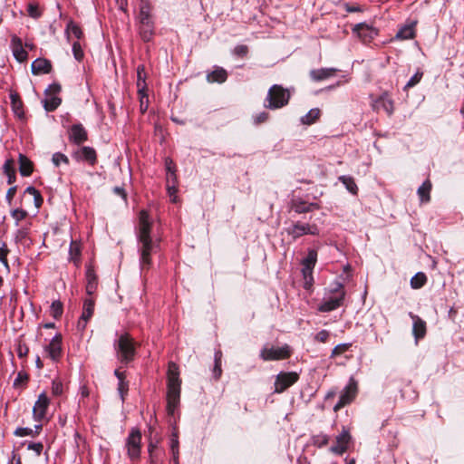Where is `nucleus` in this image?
<instances>
[{
	"label": "nucleus",
	"mask_w": 464,
	"mask_h": 464,
	"mask_svg": "<svg viewBox=\"0 0 464 464\" xmlns=\"http://www.w3.org/2000/svg\"><path fill=\"white\" fill-rule=\"evenodd\" d=\"M152 222L148 211L141 210L139 215V223L136 227L138 240V252L140 254V266L142 271L151 266V255L160 248L159 240H153L150 236Z\"/></svg>",
	"instance_id": "1"
},
{
	"label": "nucleus",
	"mask_w": 464,
	"mask_h": 464,
	"mask_svg": "<svg viewBox=\"0 0 464 464\" xmlns=\"http://www.w3.org/2000/svg\"><path fill=\"white\" fill-rule=\"evenodd\" d=\"M180 384L179 367L175 362H169L168 368L167 411L173 415L179 404Z\"/></svg>",
	"instance_id": "2"
},
{
	"label": "nucleus",
	"mask_w": 464,
	"mask_h": 464,
	"mask_svg": "<svg viewBox=\"0 0 464 464\" xmlns=\"http://www.w3.org/2000/svg\"><path fill=\"white\" fill-rule=\"evenodd\" d=\"M136 343L128 334L119 335L114 341V350L118 361L124 365L130 363L136 356Z\"/></svg>",
	"instance_id": "3"
},
{
	"label": "nucleus",
	"mask_w": 464,
	"mask_h": 464,
	"mask_svg": "<svg viewBox=\"0 0 464 464\" xmlns=\"http://www.w3.org/2000/svg\"><path fill=\"white\" fill-rule=\"evenodd\" d=\"M330 295L325 296L318 306V311L328 313L336 310L343 304L346 295L343 285L340 282H334L329 291Z\"/></svg>",
	"instance_id": "4"
},
{
	"label": "nucleus",
	"mask_w": 464,
	"mask_h": 464,
	"mask_svg": "<svg viewBox=\"0 0 464 464\" xmlns=\"http://www.w3.org/2000/svg\"><path fill=\"white\" fill-rule=\"evenodd\" d=\"M290 100V92L288 89H285L282 85L274 84L267 92L265 102V107L270 110H276L285 107Z\"/></svg>",
	"instance_id": "5"
},
{
	"label": "nucleus",
	"mask_w": 464,
	"mask_h": 464,
	"mask_svg": "<svg viewBox=\"0 0 464 464\" xmlns=\"http://www.w3.org/2000/svg\"><path fill=\"white\" fill-rule=\"evenodd\" d=\"M285 231L295 240L305 235L318 236L320 234V228L316 224L301 221L294 222Z\"/></svg>",
	"instance_id": "6"
},
{
	"label": "nucleus",
	"mask_w": 464,
	"mask_h": 464,
	"mask_svg": "<svg viewBox=\"0 0 464 464\" xmlns=\"http://www.w3.org/2000/svg\"><path fill=\"white\" fill-rule=\"evenodd\" d=\"M125 448L127 450V454L131 460L140 459L141 450V432L139 429H132L130 430L125 441Z\"/></svg>",
	"instance_id": "7"
},
{
	"label": "nucleus",
	"mask_w": 464,
	"mask_h": 464,
	"mask_svg": "<svg viewBox=\"0 0 464 464\" xmlns=\"http://www.w3.org/2000/svg\"><path fill=\"white\" fill-rule=\"evenodd\" d=\"M42 103L47 112L53 111L58 107V83L53 82L44 91Z\"/></svg>",
	"instance_id": "8"
},
{
	"label": "nucleus",
	"mask_w": 464,
	"mask_h": 464,
	"mask_svg": "<svg viewBox=\"0 0 464 464\" xmlns=\"http://www.w3.org/2000/svg\"><path fill=\"white\" fill-rule=\"evenodd\" d=\"M357 393V384L355 381L351 378L349 383L344 388L343 392L340 395L338 402L334 405V410L335 411H339L346 404H349L355 398Z\"/></svg>",
	"instance_id": "9"
},
{
	"label": "nucleus",
	"mask_w": 464,
	"mask_h": 464,
	"mask_svg": "<svg viewBox=\"0 0 464 464\" xmlns=\"http://www.w3.org/2000/svg\"><path fill=\"white\" fill-rule=\"evenodd\" d=\"M298 379L299 375L295 372H280L276 376L275 382V392L277 393L285 392L287 388L295 383Z\"/></svg>",
	"instance_id": "10"
},
{
	"label": "nucleus",
	"mask_w": 464,
	"mask_h": 464,
	"mask_svg": "<svg viewBox=\"0 0 464 464\" xmlns=\"http://www.w3.org/2000/svg\"><path fill=\"white\" fill-rule=\"evenodd\" d=\"M290 355L288 347H264L260 353V357L264 361H276L285 359Z\"/></svg>",
	"instance_id": "11"
},
{
	"label": "nucleus",
	"mask_w": 464,
	"mask_h": 464,
	"mask_svg": "<svg viewBox=\"0 0 464 464\" xmlns=\"http://www.w3.org/2000/svg\"><path fill=\"white\" fill-rule=\"evenodd\" d=\"M49 404L50 399L45 392H42L38 396V399L35 401L33 409V414L35 420L40 421L46 417Z\"/></svg>",
	"instance_id": "12"
},
{
	"label": "nucleus",
	"mask_w": 464,
	"mask_h": 464,
	"mask_svg": "<svg viewBox=\"0 0 464 464\" xmlns=\"http://www.w3.org/2000/svg\"><path fill=\"white\" fill-rule=\"evenodd\" d=\"M352 31L363 42L371 41L378 34V31L373 26L366 23H359L355 24Z\"/></svg>",
	"instance_id": "13"
},
{
	"label": "nucleus",
	"mask_w": 464,
	"mask_h": 464,
	"mask_svg": "<svg viewBox=\"0 0 464 464\" xmlns=\"http://www.w3.org/2000/svg\"><path fill=\"white\" fill-rule=\"evenodd\" d=\"M67 133L69 140L76 145L85 142L88 139L87 131L81 123L72 125L68 129Z\"/></svg>",
	"instance_id": "14"
},
{
	"label": "nucleus",
	"mask_w": 464,
	"mask_h": 464,
	"mask_svg": "<svg viewBox=\"0 0 464 464\" xmlns=\"http://www.w3.org/2000/svg\"><path fill=\"white\" fill-rule=\"evenodd\" d=\"M350 440L351 435L349 431L343 428V431L338 436H336V443L330 448V451L336 455L343 454L348 449Z\"/></svg>",
	"instance_id": "15"
},
{
	"label": "nucleus",
	"mask_w": 464,
	"mask_h": 464,
	"mask_svg": "<svg viewBox=\"0 0 464 464\" xmlns=\"http://www.w3.org/2000/svg\"><path fill=\"white\" fill-rule=\"evenodd\" d=\"M11 49L16 61L24 63L27 60L28 53L24 49L21 38L16 35H13L11 38Z\"/></svg>",
	"instance_id": "16"
},
{
	"label": "nucleus",
	"mask_w": 464,
	"mask_h": 464,
	"mask_svg": "<svg viewBox=\"0 0 464 464\" xmlns=\"http://www.w3.org/2000/svg\"><path fill=\"white\" fill-rule=\"evenodd\" d=\"M73 157L77 160H84L90 163L91 165H94L97 161V154L95 150L89 146H83L81 149L77 150L73 153Z\"/></svg>",
	"instance_id": "17"
},
{
	"label": "nucleus",
	"mask_w": 464,
	"mask_h": 464,
	"mask_svg": "<svg viewBox=\"0 0 464 464\" xmlns=\"http://www.w3.org/2000/svg\"><path fill=\"white\" fill-rule=\"evenodd\" d=\"M154 21L152 19L138 22L139 34L144 42H150L154 35Z\"/></svg>",
	"instance_id": "18"
},
{
	"label": "nucleus",
	"mask_w": 464,
	"mask_h": 464,
	"mask_svg": "<svg viewBox=\"0 0 464 464\" xmlns=\"http://www.w3.org/2000/svg\"><path fill=\"white\" fill-rule=\"evenodd\" d=\"M409 316L412 319V334L416 343H418V341L422 339L426 334V322L411 312L409 313Z\"/></svg>",
	"instance_id": "19"
},
{
	"label": "nucleus",
	"mask_w": 464,
	"mask_h": 464,
	"mask_svg": "<svg viewBox=\"0 0 464 464\" xmlns=\"http://www.w3.org/2000/svg\"><path fill=\"white\" fill-rule=\"evenodd\" d=\"M146 72L145 66L143 64H140L137 67V88L140 98H145L146 102H148V94H147V83H146Z\"/></svg>",
	"instance_id": "20"
},
{
	"label": "nucleus",
	"mask_w": 464,
	"mask_h": 464,
	"mask_svg": "<svg viewBox=\"0 0 464 464\" xmlns=\"http://www.w3.org/2000/svg\"><path fill=\"white\" fill-rule=\"evenodd\" d=\"M320 206L317 203L311 202L307 203L300 198L294 199L291 202V209L296 214H304L312 212L314 209H319Z\"/></svg>",
	"instance_id": "21"
},
{
	"label": "nucleus",
	"mask_w": 464,
	"mask_h": 464,
	"mask_svg": "<svg viewBox=\"0 0 464 464\" xmlns=\"http://www.w3.org/2000/svg\"><path fill=\"white\" fill-rule=\"evenodd\" d=\"M52 70V63L44 58L35 59L31 65L32 73L34 75L46 74Z\"/></svg>",
	"instance_id": "22"
},
{
	"label": "nucleus",
	"mask_w": 464,
	"mask_h": 464,
	"mask_svg": "<svg viewBox=\"0 0 464 464\" xmlns=\"http://www.w3.org/2000/svg\"><path fill=\"white\" fill-rule=\"evenodd\" d=\"M65 36L69 43L79 42L83 36V33L78 24L70 20L65 28Z\"/></svg>",
	"instance_id": "23"
},
{
	"label": "nucleus",
	"mask_w": 464,
	"mask_h": 464,
	"mask_svg": "<svg viewBox=\"0 0 464 464\" xmlns=\"http://www.w3.org/2000/svg\"><path fill=\"white\" fill-rule=\"evenodd\" d=\"M338 72L335 68H320L310 71V77L314 82L324 81L333 77Z\"/></svg>",
	"instance_id": "24"
},
{
	"label": "nucleus",
	"mask_w": 464,
	"mask_h": 464,
	"mask_svg": "<svg viewBox=\"0 0 464 464\" xmlns=\"http://www.w3.org/2000/svg\"><path fill=\"white\" fill-rule=\"evenodd\" d=\"M94 311V302L91 299H87L83 304L82 314L78 322L79 328H84L88 320L92 316Z\"/></svg>",
	"instance_id": "25"
},
{
	"label": "nucleus",
	"mask_w": 464,
	"mask_h": 464,
	"mask_svg": "<svg viewBox=\"0 0 464 464\" xmlns=\"http://www.w3.org/2000/svg\"><path fill=\"white\" fill-rule=\"evenodd\" d=\"M375 104L377 108L382 109L384 111L388 113V115H392L394 110L393 101L391 99L387 92L382 94L376 101Z\"/></svg>",
	"instance_id": "26"
},
{
	"label": "nucleus",
	"mask_w": 464,
	"mask_h": 464,
	"mask_svg": "<svg viewBox=\"0 0 464 464\" xmlns=\"http://www.w3.org/2000/svg\"><path fill=\"white\" fill-rule=\"evenodd\" d=\"M152 5L149 0H140L139 5L138 22L152 19Z\"/></svg>",
	"instance_id": "27"
},
{
	"label": "nucleus",
	"mask_w": 464,
	"mask_h": 464,
	"mask_svg": "<svg viewBox=\"0 0 464 464\" xmlns=\"http://www.w3.org/2000/svg\"><path fill=\"white\" fill-rule=\"evenodd\" d=\"M44 353L54 362L58 359V333L53 336L48 344H45Z\"/></svg>",
	"instance_id": "28"
},
{
	"label": "nucleus",
	"mask_w": 464,
	"mask_h": 464,
	"mask_svg": "<svg viewBox=\"0 0 464 464\" xmlns=\"http://www.w3.org/2000/svg\"><path fill=\"white\" fill-rule=\"evenodd\" d=\"M19 171L24 177H28L33 173V162L24 154L20 153L18 157Z\"/></svg>",
	"instance_id": "29"
},
{
	"label": "nucleus",
	"mask_w": 464,
	"mask_h": 464,
	"mask_svg": "<svg viewBox=\"0 0 464 464\" xmlns=\"http://www.w3.org/2000/svg\"><path fill=\"white\" fill-rule=\"evenodd\" d=\"M227 71L221 67H217L213 72L207 74V81L208 82L223 83L227 81Z\"/></svg>",
	"instance_id": "30"
},
{
	"label": "nucleus",
	"mask_w": 464,
	"mask_h": 464,
	"mask_svg": "<svg viewBox=\"0 0 464 464\" xmlns=\"http://www.w3.org/2000/svg\"><path fill=\"white\" fill-rule=\"evenodd\" d=\"M431 182L427 179L418 188L417 194L420 198V203H428L430 200Z\"/></svg>",
	"instance_id": "31"
},
{
	"label": "nucleus",
	"mask_w": 464,
	"mask_h": 464,
	"mask_svg": "<svg viewBox=\"0 0 464 464\" xmlns=\"http://www.w3.org/2000/svg\"><path fill=\"white\" fill-rule=\"evenodd\" d=\"M316 261H317V251L313 248L308 249L306 257L304 258L302 261V265H303L302 269H305L307 271H309L310 269H314V267L316 264Z\"/></svg>",
	"instance_id": "32"
},
{
	"label": "nucleus",
	"mask_w": 464,
	"mask_h": 464,
	"mask_svg": "<svg viewBox=\"0 0 464 464\" xmlns=\"http://www.w3.org/2000/svg\"><path fill=\"white\" fill-rule=\"evenodd\" d=\"M415 36L414 24H406L399 29L395 38L399 40H409Z\"/></svg>",
	"instance_id": "33"
},
{
	"label": "nucleus",
	"mask_w": 464,
	"mask_h": 464,
	"mask_svg": "<svg viewBox=\"0 0 464 464\" xmlns=\"http://www.w3.org/2000/svg\"><path fill=\"white\" fill-rule=\"evenodd\" d=\"M339 181H341L345 188L352 193L353 195H357L358 187L355 183V180L351 176L343 175L338 178Z\"/></svg>",
	"instance_id": "34"
},
{
	"label": "nucleus",
	"mask_w": 464,
	"mask_h": 464,
	"mask_svg": "<svg viewBox=\"0 0 464 464\" xmlns=\"http://www.w3.org/2000/svg\"><path fill=\"white\" fill-rule=\"evenodd\" d=\"M320 115V110L318 108H313L301 118V122L304 125H312L319 119Z\"/></svg>",
	"instance_id": "35"
},
{
	"label": "nucleus",
	"mask_w": 464,
	"mask_h": 464,
	"mask_svg": "<svg viewBox=\"0 0 464 464\" xmlns=\"http://www.w3.org/2000/svg\"><path fill=\"white\" fill-rule=\"evenodd\" d=\"M427 282V277L424 273L419 272L411 278V286L413 289L422 287Z\"/></svg>",
	"instance_id": "36"
},
{
	"label": "nucleus",
	"mask_w": 464,
	"mask_h": 464,
	"mask_svg": "<svg viewBox=\"0 0 464 464\" xmlns=\"http://www.w3.org/2000/svg\"><path fill=\"white\" fill-rule=\"evenodd\" d=\"M172 176H173L172 184H170L169 177L168 178L167 191H168L169 196L171 198V201L176 202L177 201L176 193L178 191V188H177L178 179H177L176 174L172 173Z\"/></svg>",
	"instance_id": "37"
},
{
	"label": "nucleus",
	"mask_w": 464,
	"mask_h": 464,
	"mask_svg": "<svg viewBox=\"0 0 464 464\" xmlns=\"http://www.w3.org/2000/svg\"><path fill=\"white\" fill-rule=\"evenodd\" d=\"M24 194H29L34 197V205L36 208H40L43 203V198L40 192L32 186H29L25 188Z\"/></svg>",
	"instance_id": "38"
},
{
	"label": "nucleus",
	"mask_w": 464,
	"mask_h": 464,
	"mask_svg": "<svg viewBox=\"0 0 464 464\" xmlns=\"http://www.w3.org/2000/svg\"><path fill=\"white\" fill-rule=\"evenodd\" d=\"M330 437L326 434L320 433L312 437V442L314 446L322 448L328 444Z\"/></svg>",
	"instance_id": "39"
},
{
	"label": "nucleus",
	"mask_w": 464,
	"mask_h": 464,
	"mask_svg": "<svg viewBox=\"0 0 464 464\" xmlns=\"http://www.w3.org/2000/svg\"><path fill=\"white\" fill-rule=\"evenodd\" d=\"M423 72L420 70H418L408 81V82L405 84L403 90L407 91L415 85H417L420 80L422 79Z\"/></svg>",
	"instance_id": "40"
},
{
	"label": "nucleus",
	"mask_w": 464,
	"mask_h": 464,
	"mask_svg": "<svg viewBox=\"0 0 464 464\" xmlns=\"http://www.w3.org/2000/svg\"><path fill=\"white\" fill-rule=\"evenodd\" d=\"M11 102L14 112L19 118L24 116V111L22 108V102L15 94H11Z\"/></svg>",
	"instance_id": "41"
},
{
	"label": "nucleus",
	"mask_w": 464,
	"mask_h": 464,
	"mask_svg": "<svg viewBox=\"0 0 464 464\" xmlns=\"http://www.w3.org/2000/svg\"><path fill=\"white\" fill-rule=\"evenodd\" d=\"M72 51L73 56L76 61L81 62L84 57V53L82 51V45L78 41H72Z\"/></svg>",
	"instance_id": "42"
},
{
	"label": "nucleus",
	"mask_w": 464,
	"mask_h": 464,
	"mask_svg": "<svg viewBox=\"0 0 464 464\" xmlns=\"http://www.w3.org/2000/svg\"><path fill=\"white\" fill-rule=\"evenodd\" d=\"M313 270L314 269H310L307 271L305 269H302V275L304 280V288L306 290H310L314 284Z\"/></svg>",
	"instance_id": "43"
},
{
	"label": "nucleus",
	"mask_w": 464,
	"mask_h": 464,
	"mask_svg": "<svg viewBox=\"0 0 464 464\" xmlns=\"http://www.w3.org/2000/svg\"><path fill=\"white\" fill-rule=\"evenodd\" d=\"M80 254V246L76 242L72 241L69 248L70 260L77 262L79 260Z\"/></svg>",
	"instance_id": "44"
},
{
	"label": "nucleus",
	"mask_w": 464,
	"mask_h": 464,
	"mask_svg": "<svg viewBox=\"0 0 464 464\" xmlns=\"http://www.w3.org/2000/svg\"><path fill=\"white\" fill-rule=\"evenodd\" d=\"M27 211L22 208H15L11 211V217L15 220V226L19 225V222L27 217Z\"/></svg>",
	"instance_id": "45"
},
{
	"label": "nucleus",
	"mask_w": 464,
	"mask_h": 464,
	"mask_svg": "<svg viewBox=\"0 0 464 464\" xmlns=\"http://www.w3.org/2000/svg\"><path fill=\"white\" fill-rule=\"evenodd\" d=\"M29 379L28 374L25 372H19L16 378L14 381L13 386L18 388L20 385H25Z\"/></svg>",
	"instance_id": "46"
},
{
	"label": "nucleus",
	"mask_w": 464,
	"mask_h": 464,
	"mask_svg": "<svg viewBox=\"0 0 464 464\" xmlns=\"http://www.w3.org/2000/svg\"><path fill=\"white\" fill-rule=\"evenodd\" d=\"M351 344L350 343H340L336 345L331 353V358H334L343 353H345L349 348Z\"/></svg>",
	"instance_id": "47"
},
{
	"label": "nucleus",
	"mask_w": 464,
	"mask_h": 464,
	"mask_svg": "<svg viewBox=\"0 0 464 464\" xmlns=\"http://www.w3.org/2000/svg\"><path fill=\"white\" fill-rule=\"evenodd\" d=\"M14 160L13 159H7L3 166V171L5 175L15 171Z\"/></svg>",
	"instance_id": "48"
},
{
	"label": "nucleus",
	"mask_w": 464,
	"mask_h": 464,
	"mask_svg": "<svg viewBox=\"0 0 464 464\" xmlns=\"http://www.w3.org/2000/svg\"><path fill=\"white\" fill-rule=\"evenodd\" d=\"M9 253V250L5 243H3V246L0 247V262L3 263L6 267H8V262H7V254Z\"/></svg>",
	"instance_id": "49"
},
{
	"label": "nucleus",
	"mask_w": 464,
	"mask_h": 464,
	"mask_svg": "<svg viewBox=\"0 0 464 464\" xmlns=\"http://www.w3.org/2000/svg\"><path fill=\"white\" fill-rule=\"evenodd\" d=\"M329 336L330 333L327 330H321L316 334L314 340L320 343H326L329 339Z\"/></svg>",
	"instance_id": "50"
},
{
	"label": "nucleus",
	"mask_w": 464,
	"mask_h": 464,
	"mask_svg": "<svg viewBox=\"0 0 464 464\" xmlns=\"http://www.w3.org/2000/svg\"><path fill=\"white\" fill-rule=\"evenodd\" d=\"M269 118V114L266 111L259 112L255 116L254 121L256 124H260L266 122Z\"/></svg>",
	"instance_id": "51"
},
{
	"label": "nucleus",
	"mask_w": 464,
	"mask_h": 464,
	"mask_svg": "<svg viewBox=\"0 0 464 464\" xmlns=\"http://www.w3.org/2000/svg\"><path fill=\"white\" fill-rule=\"evenodd\" d=\"M248 48L246 45H237L234 49V53L237 56L244 57L247 54Z\"/></svg>",
	"instance_id": "52"
},
{
	"label": "nucleus",
	"mask_w": 464,
	"mask_h": 464,
	"mask_svg": "<svg viewBox=\"0 0 464 464\" xmlns=\"http://www.w3.org/2000/svg\"><path fill=\"white\" fill-rule=\"evenodd\" d=\"M33 434V430L31 428H17L14 431V435L19 437L29 436Z\"/></svg>",
	"instance_id": "53"
},
{
	"label": "nucleus",
	"mask_w": 464,
	"mask_h": 464,
	"mask_svg": "<svg viewBox=\"0 0 464 464\" xmlns=\"http://www.w3.org/2000/svg\"><path fill=\"white\" fill-rule=\"evenodd\" d=\"M27 11L31 17L37 18L38 16H40L38 6L35 5L30 4L28 5Z\"/></svg>",
	"instance_id": "54"
},
{
	"label": "nucleus",
	"mask_w": 464,
	"mask_h": 464,
	"mask_svg": "<svg viewBox=\"0 0 464 464\" xmlns=\"http://www.w3.org/2000/svg\"><path fill=\"white\" fill-rule=\"evenodd\" d=\"M170 450L171 452H176L175 450H179V439L176 433H173L170 439Z\"/></svg>",
	"instance_id": "55"
},
{
	"label": "nucleus",
	"mask_w": 464,
	"mask_h": 464,
	"mask_svg": "<svg viewBox=\"0 0 464 464\" xmlns=\"http://www.w3.org/2000/svg\"><path fill=\"white\" fill-rule=\"evenodd\" d=\"M15 193H16V186H13L7 190L5 198L9 205L12 203V200H13Z\"/></svg>",
	"instance_id": "56"
},
{
	"label": "nucleus",
	"mask_w": 464,
	"mask_h": 464,
	"mask_svg": "<svg viewBox=\"0 0 464 464\" xmlns=\"http://www.w3.org/2000/svg\"><path fill=\"white\" fill-rule=\"evenodd\" d=\"M118 391L123 398L124 393L128 392V382L124 381H121L118 383Z\"/></svg>",
	"instance_id": "57"
},
{
	"label": "nucleus",
	"mask_w": 464,
	"mask_h": 464,
	"mask_svg": "<svg viewBox=\"0 0 464 464\" xmlns=\"http://www.w3.org/2000/svg\"><path fill=\"white\" fill-rule=\"evenodd\" d=\"M222 374L221 363L214 364L213 375L216 380H218Z\"/></svg>",
	"instance_id": "58"
},
{
	"label": "nucleus",
	"mask_w": 464,
	"mask_h": 464,
	"mask_svg": "<svg viewBox=\"0 0 464 464\" xmlns=\"http://www.w3.org/2000/svg\"><path fill=\"white\" fill-rule=\"evenodd\" d=\"M165 168H166L167 173H170V171H175L174 163H173L172 160H170L169 158H167L165 160Z\"/></svg>",
	"instance_id": "59"
},
{
	"label": "nucleus",
	"mask_w": 464,
	"mask_h": 464,
	"mask_svg": "<svg viewBox=\"0 0 464 464\" xmlns=\"http://www.w3.org/2000/svg\"><path fill=\"white\" fill-rule=\"evenodd\" d=\"M26 236H27V229L26 228L23 227V228H20V229L17 230V233H16V238L17 239L22 240Z\"/></svg>",
	"instance_id": "60"
},
{
	"label": "nucleus",
	"mask_w": 464,
	"mask_h": 464,
	"mask_svg": "<svg viewBox=\"0 0 464 464\" xmlns=\"http://www.w3.org/2000/svg\"><path fill=\"white\" fill-rule=\"evenodd\" d=\"M113 191L115 194L121 196L124 200H126V193L124 191V189L121 187H115L113 188Z\"/></svg>",
	"instance_id": "61"
},
{
	"label": "nucleus",
	"mask_w": 464,
	"mask_h": 464,
	"mask_svg": "<svg viewBox=\"0 0 464 464\" xmlns=\"http://www.w3.org/2000/svg\"><path fill=\"white\" fill-rule=\"evenodd\" d=\"M28 353V348L27 347H23V346H19L18 349H17V354L19 357H24Z\"/></svg>",
	"instance_id": "62"
},
{
	"label": "nucleus",
	"mask_w": 464,
	"mask_h": 464,
	"mask_svg": "<svg viewBox=\"0 0 464 464\" xmlns=\"http://www.w3.org/2000/svg\"><path fill=\"white\" fill-rule=\"evenodd\" d=\"M114 375L117 377L119 382L125 380V372H121L120 369H116L114 371Z\"/></svg>",
	"instance_id": "63"
},
{
	"label": "nucleus",
	"mask_w": 464,
	"mask_h": 464,
	"mask_svg": "<svg viewBox=\"0 0 464 464\" xmlns=\"http://www.w3.org/2000/svg\"><path fill=\"white\" fill-rule=\"evenodd\" d=\"M7 177V183L8 184H13L15 182L16 180V172H13V173H9L6 175Z\"/></svg>",
	"instance_id": "64"
}]
</instances>
